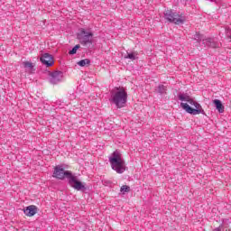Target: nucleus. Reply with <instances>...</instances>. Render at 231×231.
I'll return each instance as SVG.
<instances>
[{
	"mask_svg": "<svg viewBox=\"0 0 231 231\" xmlns=\"http://www.w3.org/2000/svg\"><path fill=\"white\" fill-rule=\"evenodd\" d=\"M155 91H157L159 95H167V87H165V85H159Z\"/></svg>",
	"mask_w": 231,
	"mask_h": 231,
	"instance_id": "obj_13",
	"label": "nucleus"
},
{
	"mask_svg": "<svg viewBox=\"0 0 231 231\" xmlns=\"http://www.w3.org/2000/svg\"><path fill=\"white\" fill-rule=\"evenodd\" d=\"M213 104H214L216 109L218 110V113H225V106H223V103H221V100L215 99V100H213Z\"/></svg>",
	"mask_w": 231,
	"mask_h": 231,
	"instance_id": "obj_11",
	"label": "nucleus"
},
{
	"mask_svg": "<svg viewBox=\"0 0 231 231\" xmlns=\"http://www.w3.org/2000/svg\"><path fill=\"white\" fill-rule=\"evenodd\" d=\"M108 162L113 169L117 174H124L127 171V166L125 164V160L122 157V153L116 150L108 157Z\"/></svg>",
	"mask_w": 231,
	"mask_h": 231,
	"instance_id": "obj_2",
	"label": "nucleus"
},
{
	"mask_svg": "<svg viewBox=\"0 0 231 231\" xmlns=\"http://www.w3.org/2000/svg\"><path fill=\"white\" fill-rule=\"evenodd\" d=\"M164 19L169 23H173V24H183L185 23L183 16L172 10H166L164 12Z\"/></svg>",
	"mask_w": 231,
	"mask_h": 231,
	"instance_id": "obj_5",
	"label": "nucleus"
},
{
	"mask_svg": "<svg viewBox=\"0 0 231 231\" xmlns=\"http://www.w3.org/2000/svg\"><path fill=\"white\" fill-rule=\"evenodd\" d=\"M79 48H80V45L77 44L76 46H74V47L72 48V50H70V51H69V55H75V53H77V50H79Z\"/></svg>",
	"mask_w": 231,
	"mask_h": 231,
	"instance_id": "obj_18",
	"label": "nucleus"
},
{
	"mask_svg": "<svg viewBox=\"0 0 231 231\" xmlns=\"http://www.w3.org/2000/svg\"><path fill=\"white\" fill-rule=\"evenodd\" d=\"M77 39L82 46L93 44V32H91V31H87L85 28H81L77 33Z\"/></svg>",
	"mask_w": 231,
	"mask_h": 231,
	"instance_id": "obj_4",
	"label": "nucleus"
},
{
	"mask_svg": "<svg viewBox=\"0 0 231 231\" xmlns=\"http://www.w3.org/2000/svg\"><path fill=\"white\" fill-rule=\"evenodd\" d=\"M222 228L224 227V228H230V226H231V221H230V219H228V218H224L223 220H222Z\"/></svg>",
	"mask_w": 231,
	"mask_h": 231,
	"instance_id": "obj_16",
	"label": "nucleus"
},
{
	"mask_svg": "<svg viewBox=\"0 0 231 231\" xmlns=\"http://www.w3.org/2000/svg\"><path fill=\"white\" fill-rule=\"evenodd\" d=\"M222 228H223V225H220L218 227L213 229V231H221Z\"/></svg>",
	"mask_w": 231,
	"mask_h": 231,
	"instance_id": "obj_24",
	"label": "nucleus"
},
{
	"mask_svg": "<svg viewBox=\"0 0 231 231\" xmlns=\"http://www.w3.org/2000/svg\"><path fill=\"white\" fill-rule=\"evenodd\" d=\"M79 66L84 68L85 66H89L91 64V60L89 59L81 60L78 62Z\"/></svg>",
	"mask_w": 231,
	"mask_h": 231,
	"instance_id": "obj_15",
	"label": "nucleus"
},
{
	"mask_svg": "<svg viewBox=\"0 0 231 231\" xmlns=\"http://www.w3.org/2000/svg\"><path fill=\"white\" fill-rule=\"evenodd\" d=\"M194 40L198 42H201V41H203V36L199 32H196L194 35Z\"/></svg>",
	"mask_w": 231,
	"mask_h": 231,
	"instance_id": "obj_17",
	"label": "nucleus"
},
{
	"mask_svg": "<svg viewBox=\"0 0 231 231\" xmlns=\"http://www.w3.org/2000/svg\"><path fill=\"white\" fill-rule=\"evenodd\" d=\"M180 106L189 115H203L205 113V110L191 108L187 103H180Z\"/></svg>",
	"mask_w": 231,
	"mask_h": 231,
	"instance_id": "obj_9",
	"label": "nucleus"
},
{
	"mask_svg": "<svg viewBox=\"0 0 231 231\" xmlns=\"http://www.w3.org/2000/svg\"><path fill=\"white\" fill-rule=\"evenodd\" d=\"M40 60L42 63L44 64V66H46L47 68L51 67L53 64H55V60H53V56L50 53H43L41 58Z\"/></svg>",
	"mask_w": 231,
	"mask_h": 231,
	"instance_id": "obj_7",
	"label": "nucleus"
},
{
	"mask_svg": "<svg viewBox=\"0 0 231 231\" xmlns=\"http://www.w3.org/2000/svg\"><path fill=\"white\" fill-rule=\"evenodd\" d=\"M52 177L56 178L57 180H64L66 178L69 187L74 189V190H79L81 192H86V190H88V188H86V183L79 180V177L73 174V172L70 171H65L60 165L55 166Z\"/></svg>",
	"mask_w": 231,
	"mask_h": 231,
	"instance_id": "obj_1",
	"label": "nucleus"
},
{
	"mask_svg": "<svg viewBox=\"0 0 231 231\" xmlns=\"http://www.w3.org/2000/svg\"><path fill=\"white\" fill-rule=\"evenodd\" d=\"M109 102L114 104L117 109L125 107L127 104V92L124 88H116V91L112 90L110 92Z\"/></svg>",
	"mask_w": 231,
	"mask_h": 231,
	"instance_id": "obj_3",
	"label": "nucleus"
},
{
	"mask_svg": "<svg viewBox=\"0 0 231 231\" xmlns=\"http://www.w3.org/2000/svg\"><path fill=\"white\" fill-rule=\"evenodd\" d=\"M195 109H200L201 111H203V109L201 108V105H199V103L196 102L195 105H193Z\"/></svg>",
	"mask_w": 231,
	"mask_h": 231,
	"instance_id": "obj_22",
	"label": "nucleus"
},
{
	"mask_svg": "<svg viewBox=\"0 0 231 231\" xmlns=\"http://www.w3.org/2000/svg\"><path fill=\"white\" fill-rule=\"evenodd\" d=\"M202 44L205 46V48H219L221 46V43H219L214 38L203 39Z\"/></svg>",
	"mask_w": 231,
	"mask_h": 231,
	"instance_id": "obj_8",
	"label": "nucleus"
},
{
	"mask_svg": "<svg viewBox=\"0 0 231 231\" xmlns=\"http://www.w3.org/2000/svg\"><path fill=\"white\" fill-rule=\"evenodd\" d=\"M225 231H231L230 229H226Z\"/></svg>",
	"mask_w": 231,
	"mask_h": 231,
	"instance_id": "obj_25",
	"label": "nucleus"
},
{
	"mask_svg": "<svg viewBox=\"0 0 231 231\" xmlns=\"http://www.w3.org/2000/svg\"><path fill=\"white\" fill-rule=\"evenodd\" d=\"M120 190H121V192H130L131 188L129 186H127V185H123L121 187Z\"/></svg>",
	"mask_w": 231,
	"mask_h": 231,
	"instance_id": "obj_20",
	"label": "nucleus"
},
{
	"mask_svg": "<svg viewBox=\"0 0 231 231\" xmlns=\"http://www.w3.org/2000/svg\"><path fill=\"white\" fill-rule=\"evenodd\" d=\"M63 77H64V72L60 70H56L50 73L49 80L51 84H59V82H62Z\"/></svg>",
	"mask_w": 231,
	"mask_h": 231,
	"instance_id": "obj_6",
	"label": "nucleus"
},
{
	"mask_svg": "<svg viewBox=\"0 0 231 231\" xmlns=\"http://www.w3.org/2000/svg\"><path fill=\"white\" fill-rule=\"evenodd\" d=\"M188 103L190 104V106H195L196 105V101L194 99L190 98V97L188 100Z\"/></svg>",
	"mask_w": 231,
	"mask_h": 231,
	"instance_id": "obj_23",
	"label": "nucleus"
},
{
	"mask_svg": "<svg viewBox=\"0 0 231 231\" xmlns=\"http://www.w3.org/2000/svg\"><path fill=\"white\" fill-rule=\"evenodd\" d=\"M226 36L227 37V39H230V42H231V30L229 27L226 28Z\"/></svg>",
	"mask_w": 231,
	"mask_h": 231,
	"instance_id": "obj_21",
	"label": "nucleus"
},
{
	"mask_svg": "<svg viewBox=\"0 0 231 231\" xmlns=\"http://www.w3.org/2000/svg\"><path fill=\"white\" fill-rule=\"evenodd\" d=\"M23 67L29 68V69H33V63H32L30 61H25V62H23Z\"/></svg>",
	"mask_w": 231,
	"mask_h": 231,
	"instance_id": "obj_19",
	"label": "nucleus"
},
{
	"mask_svg": "<svg viewBox=\"0 0 231 231\" xmlns=\"http://www.w3.org/2000/svg\"><path fill=\"white\" fill-rule=\"evenodd\" d=\"M125 59H129L130 60H138V53L136 51H127L125 55Z\"/></svg>",
	"mask_w": 231,
	"mask_h": 231,
	"instance_id": "obj_12",
	"label": "nucleus"
},
{
	"mask_svg": "<svg viewBox=\"0 0 231 231\" xmlns=\"http://www.w3.org/2000/svg\"><path fill=\"white\" fill-rule=\"evenodd\" d=\"M23 214L28 217H32L37 214V208L34 205L29 206L23 210Z\"/></svg>",
	"mask_w": 231,
	"mask_h": 231,
	"instance_id": "obj_10",
	"label": "nucleus"
},
{
	"mask_svg": "<svg viewBox=\"0 0 231 231\" xmlns=\"http://www.w3.org/2000/svg\"><path fill=\"white\" fill-rule=\"evenodd\" d=\"M178 98L181 102H188V100L190 98V97L185 93H180V94H178Z\"/></svg>",
	"mask_w": 231,
	"mask_h": 231,
	"instance_id": "obj_14",
	"label": "nucleus"
}]
</instances>
